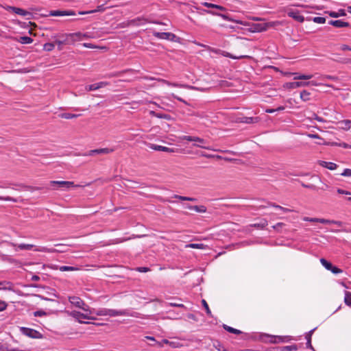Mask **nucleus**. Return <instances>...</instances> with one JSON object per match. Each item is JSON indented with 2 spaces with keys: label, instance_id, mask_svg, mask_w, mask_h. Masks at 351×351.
<instances>
[{
  "label": "nucleus",
  "instance_id": "obj_44",
  "mask_svg": "<svg viewBox=\"0 0 351 351\" xmlns=\"http://www.w3.org/2000/svg\"><path fill=\"white\" fill-rule=\"evenodd\" d=\"M202 304H203V306H204V308H205V310L206 311L207 315H209V316H211V311H210V308L208 307V305L207 302H206V300H202Z\"/></svg>",
  "mask_w": 351,
  "mask_h": 351
},
{
  "label": "nucleus",
  "instance_id": "obj_28",
  "mask_svg": "<svg viewBox=\"0 0 351 351\" xmlns=\"http://www.w3.org/2000/svg\"><path fill=\"white\" fill-rule=\"evenodd\" d=\"M147 23V19H145L144 18H140V17L131 21L132 24H134V25H138V26L145 25Z\"/></svg>",
  "mask_w": 351,
  "mask_h": 351
},
{
  "label": "nucleus",
  "instance_id": "obj_49",
  "mask_svg": "<svg viewBox=\"0 0 351 351\" xmlns=\"http://www.w3.org/2000/svg\"><path fill=\"white\" fill-rule=\"evenodd\" d=\"M157 118L169 120V119H170V115H169L167 114L158 113Z\"/></svg>",
  "mask_w": 351,
  "mask_h": 351
},
{
  "label": "nucleus",
  "instance_id": "obj_23",
  "mask_svg": "<svg viewBox=\"0 0 351 351\" xmlns=\"http://www.w3.org/2000/svg\"><path fill=\"white\" fill-rule=\"evenodd\" d=\"M290 74L293 75V80H310L313 77L312 75L300 74L298 73H292Z\"/></svg>",
  "mask_w": 351,
  "mask_h": 351
},
{
  "label": "nucleus",
  "instance_id": "obj_29",
  "mask_svg": "<svg viewBox=\"0 0 351 351\" xmlns=\"http://www.w3.org/2000/svg\"><path fill=\"white\" fill-rule=\"evenodd\" d=\"M315 330V328H314V329H313V330H310V331L306 334V341H307V342H306V347H307V348H311V349H312V350H313V346H312V345H311V336H312V335H313V332H314V330Z\"/></svg>",
  "mask_w": 351,
  "mask_h": 351
},
{
  "label": "nucleus",
  "instance_id": "obj_3",
  "mask_svg": "<svg viewBox=\"0 0 351 351\" xmlns=\"http://www.w3.org/2000/svg\"><path fill=\"white\" fill-rule=\"evenodd\" d=\"M234 22L237 24L242 25L244 26H250V30L252 32H264V31H266L269 28V27L271 26V25L269 23H252V24L250 25V23H248L247 22H244V21H239V20L235 21Z\"/></svg>",
  "mask_w": 351,
  "mask_h": 351
},
{
  "label": "nucleus",
  "instance_id": "obj_9",
  "mask_svg": "<svg viewBox=\"0 0 351 351\" xmlns=\"http://www.w3.org/2000/svg\"><path fill=\"white\" fill-rule=\"evenodd\" d=\"M193 146L196 147H199L208 150H213L215 152H218V149H215L211 148V147L206 145V141L204 138H199L198 136H195V141H193Z\"/></svg>",
  "mask_w": 351,
  "mask_h": 351
},
{
  "label": "nucleus",
  "instance_id": "obj_56",
  "mask_svg": "<svg viewBox=\"0 0 351 351\" xmlns=\"http://www.w3.org/2000/svg\"><path fill=\"white\" fill-rule=\"evenodd\" d=\"M7 307V304L2 300H0V312L4 311Z\"/></svg>",
  "mask_w": 351,
  "mask_h": 351
},
{
  "label": "nucleus",
  "instance_id": "obj_61",
  "mask_svg": "<svg viewBox=\"0 0 351 351\" xmlns=\"http://www.w3.org/2000/svg\"><path fill=\"white\" fill-rule=\"evenodd\" d=\"M284 226L283 223H278L276 225L273 226V228L275 230H278L280 228Z\"/></svg>",
  "mask_w": 351,
  "mask_h": 351
},
{
  "label": "nucleus",
  "instance_id": "obj_53",
  "mask_svg": "<svg viewBox=\"0 0 351 351\" xmlns=\"http://www.w3.org/2000/svg\"><path fill=\"white\" fill-rule=\"evenodd\" d=\"M221 54L223 56H225V57H228V58H232V59H238V58H239V57L234 56L231 55L230 53L226 52V51H222Z\"/></svg>",
  "mask_w": 351,
  "mask_h": 351
},
{
  "label": "nucleus",
  "instance_id": "obj_20",
  "mask_svg": "<svg viewBox=\"0 0 351 351\" xmlns=\"http://www.w3.org/2000/svg\"><path fill=\"white\" fill-rule=\"evenodd\" d=\"M149 147L152 149L165 152H173V149L167 147L155 145V144H149Z\"/></svg>",
  "mask_w": 351,
  "mask_h": 351
},
{
  "label": "nucleus",
  "instance_id": "obj_11",
  "mask_svg": "<svg viewBox=\"0 0 351 351\" xmlns=\"http://www.w3.org/2000/svg\"><path fill=\"white\" fill-rule=\"evenodd\" d=\"M114 151V149L113 148H101V149H93L90 150L87 153L84 154V156H93L94 154H108L110 153H112Z\"/></svg>",
  "mask_w": 351,
  "mask_h": 351
},
{
  "label": "nucleus",
  "instance_id": "obj_19",
  "mask_svg": "<svg viewBox=\"0 0 351 351\" xmlns=\"http://www.w3.org/2000/svg\"><path fill=\"white\" fill-rule=\"evenodd\" d=\"M154 36L159 39L172 40L175 35L170 32H154Z\"/></svg>",
  "mask_w": 351,
  "mask_h": 351
},
{
  "label": "nucleus",
  "instance_id": "obj_50",
  "mask_svg": "<svg viewBox=\"0 0 351 351\" xmlns=\"http://www.w3.org/2000/svg\"><path fill=\"white\" fill-rule=\"evenodd\" d=\"M306 83H308V86H317L322 85V83H319V82H317L314 81V80L307 81V82H306Z\"/></svg>",
  "mask_w": 351,
  "mask_h": 351
},
{
  "label": "nucleus",
  "instance_id": "obj_48",
  "mask_svg": "<svg viewBox=\"0 0 351 351\" xmlns=\"http://www.w3.org/2000/svg\"><path fill=\"white\" fill-rule=\"evenodd\" d=\"M181 140H186V141H195V136H182L181 137H180Z\"/></svg>",
  "mask_w": 351,
  "mask_h": 351
},
{
  "label": "nucleus",
  "instance_id": "obj_2",
  "mask_svg": "<svg viewBox=\"0 0 351 351\" xmlns=\"http://www.w3.org/2000/svg\"><path fill=\"white\" fill-rule=\"evenodd\" d=\"M260 340L265 343H278L280 342H288L292 340L291 336H277L268 334H261Z\"/></svg>",
  "mask_w": 351,
  "mask_h": 351
},
{
  "label": "nucleus",
  "instance_id": "obj_1",
  "mask_svg": "<svg viewBox=\"0 0 351 351\" xmlns=\"http://www.w3.org/2000/svg\"><path fill=\"white\" fill-rule=\"evenodd\" d=\"M92 314H95L98 316H110V317H116V316H131V317H136L137 313L132 312L130 313L128 310H114L110 308H99L97 310L93 309L91 310Z\"/></svg>",
  "mask_w": 351,
  "mask_h": 351
},
{
  "label": "nucleus",
  "instance_id": "obj_16",
  "mask_svg": "<svg viewBox=\"0 0 351 351\" xmlns=\"http://www.w3.org/2000/svg\"><path fill=\"white\" fill-rule=\"evenodd\" d=\"M159 347H163L165 344L169 345L170 347L173 348H180L182 344L177 341H169L168 339H162L161 341L157 343Z\"/></svg>",
  "mask_w": 351,
  "mask_h": 351
},
{
  "label": "nucleus",
  "instance_id": "obj_36",
  "mask_svg": "<svg viewBox=\"0 0 351 351\" xmlns=\"http://www.w3.org/2000/svg\"><path fill=\"white\" fill-rule=\"evenodd\" d=\"M162 82H164L167 85L174 86V87H179V88H189L190 87L189 86H186V85H184V84H178V83H171L170 82H168V81H166V80H162Z\"/></svg>",
  "mask_w": 351,
  "mask_h": 351
},
{
  "label": "nucleus",
  "instance_id": "obj_63",
  "mask_svg": "<svg viewBox=\"0 0 351 351\" xmlns=\"http://www.w3.org/2000/svg\"><path fill=\"white\" fill-rule=\"evenodd\" d=\"M308 136L311 138H319V136L317 134H308Z\"/></svg>",
  "mask_w": 351,
  "mask_h": 351
},
{
  "label": "nucleus",
  "instance_id": "obj_35",
  "mask_svg": "<svg viewBox=\"0 0 351 351\" xmlns=\"http://www.w3.org/2000/svg\"><path fill=\"white\" fill-rule=\"evenodd\" d=\"M174 197L182 201H191V202H195L197 199L193 197H186V196H181L178 195H175Z\"/></svg>",
  "mask_w": 351,
  "mask_h": 351
},
{
  "label": "nucleus",
  "instance_id": "obj_47",
  "mask_svg": "<svg viewBox=\"0 0 351 351\" xmlns=\"http://www.w3.org/2000/svg\"><path fill=\"white\" fill-rule=\"evenodd\" d=\"M34 315L36 317H42L44 315H47V313L46 312H45L44 311L40 310V311H35L34 313Z\"/></svg>",
  "mask_w": 351,
  "mask_h": 351
},
{
  "label": "nucleus",
  "instance_id": "obj_38",
  "mask_svg": "<svg viewBox=\"0 0 351 351\" xmlns=\"http://www.w3.org/2000/svg\"><path fill=\"white\" fill-rule=\"evenodd\" d=\"M320 262L322 263V265L327 269V270H330V269L332 268V263L328 262V261H326V259L324 258H321L320 259Z\"/></svg>",
  "mask_w": 351,
  "mask_h": 351
},
{
  "label": "nucleus",
  "instance_id": "obj_31",
  "mask_svg": "<svg viewBox=\"0 0 351 351\" xmlns=\"http://www.w3.org/2000/svg\"><path fill=\"white\" fill-rule=\"evenodd\" d=\"M223 328L228 332H231V333H234V334H236V335H239V334H241L242 332L239 330H237L236 328H234L232 327H230L228 325H226V324H223Z\"/></svg>",
  "mask_w": 351,
  "mask_h": 351
},
{
  "label": "nucleus",
  "instance_id": "obj_8",
  "mask_svg": "<svg viewBox=\"0 0 351 351\" xmlns=\"http://www.w3.org/2000/svg\"><path fill=\"white\" fill-rule=\"evenodd\" d=\"M50 187L53 189L55 185H58L59 188H64V189H70L71 187H80V185H76L73 182L69 181H51L50 182Z\"/></svg>",
  "mask_w": 351,
  "mask_h": 351
},
{
  "label": "nucleus",
  "instance_id": "obj_60",
  "mask_svg": "<svg viewBox=\"0 0 351 351\" xmlns=\"http://www.w3.org/2000/svg\"><path fill=\"white\" fill-rule=\"evenodd\" d=\"M339 49H341L342 51H346V50H350L351 49L350 48L349 46H348L346 45H342L339 47Z\"/></svg>",
  "mask_w": 351,
  "mask_h": 351
},
{
  "label": "nucleus",
  "instance_id": "obj_18",
  "mask_svg": "<svg viewBox=\"0 0 351 351\" xmlns=\"http://www.w3.org/2000/svg\"><path fill=\"white\" fill-rule=\"evenodd\" d=\"M68 36L70 37L71 40H73V44L76 41L82 40L87 38L86 34H83L81 32L68 34Z\"/></svg>",
  "mask_w": 351,
  "mask_h": 351
},
{
  "label": "nucleus",
  "instance_id": "obj_42",
  "mask_svg": "<svg viewBox=\"0 0 351 351\" xmlns=\"http://www.w3.org/2000/svg\"><path fill=\"white\" fill-rule=\"evenodd\" d=\"M55 47V44L51 43H45L43 46L44 50L47 51H52Z\"/></svg>",
  "mask_w": 351,
  "mask_h": 351
},
{
  "label": "nucleus",
  "instance_id": "obj_54",
  "mask_svg": "<svg viewBox=\"0 0 351 351\" xmlns=\"http://www.w3.org/2000/svg\"><path fill=\"white\" fill-rule=\"evenodd\" d=\"M328 221L329 222H327L326 224H336L338 226H341V224L342 223L341 221H334V220H329L328 219Z\"/></svg>",
  "mask_w": 351,
  "mask_h": 351
},
{
  "label": "nucleus",
  "instance_id": "obj_34",
  "mask_svg": "<svg viewBox=\"0 0 351 351\" xmlns=\"http://www.w3.org/2000/svg\"><path fill=\"white\" fill-rule=\"evenodd\" d=\"M103 10L102 9V5H99L97 7V9L95 10H88V11H82V12H79V14L80 15H84V14H93V13H95V12H100Z\"/></svg>",
  "mask_w": 351,
  "mask_h": 351
},
{
  "label": "nucleus",
  "instance_id": "obj_17",
  "mask_svg": "<svg viewBox=\"0 0 351 351\" xmlns=\"http://www.w3.org/2000/svg\"><path fill=\"white\" fill-rule=\"evenodd\" d=\"M287 15L300 23H302L304 21V17L300 15V12L298 10H290L287 12Z\"/></svg>",
  "mask_w": 351,
  "mask_h": 351
},
{
  "label": "nucleus",
  "instance_id": "obj_40",
  "mask_svg": "<svg viewBox=\"0 0 351 351\" xmlns=\"http://www.w3.org/2000/svg\"><path fill=\"white\" fill-rule=\"evenodd\" d=\"M345 303L346 305L351 306V294L348 291L345 292V298H344Z\"/></svg>",
  "mask_w": 351,
  "mask_h": 351
},
{
  "label": "nucleus",
  "instance_id": "obj_15",
  "mask_svg": "<svg viewBox=\"0 0 351 351\" xmlns=\"http://www.w3.org/2000/svg\"><path fill=\"white\" fill-rule=\"evenodd\" d=\"M108 84V83L106 82H99L93 84L86 85L84 87V90L86 92L96 90L106 86Z\"/></svg>",
  "mask_w": 351,
  "mask_h": 351
},
{
  "label": "nucleus",
  "instance_id": "obj_59",
  "mask_svg": "<svg viewBox=\"0 0 351 351\" xmlns=\"http://www.w3.org/2000/svg\"><path fill=\"white\" fill-rule=\"evenodd\" d=\"M202 4L204 6H205L206 8H214V7H215V4L214 3H211L203 2Z\"/></svg>",
  "mask_w": 351,
  "mask_h": 351
},
{
  "label": "nucleus",
  "instance_id": "obj_14",
  "mask_svg": "<svg viewBox=\"0 0 351 351\" xmlns=\"http://www.w3.org/2000/svg\"><path fill=\"white\" fill-rule=\"evenodd\" d=\"M4 8L7 11H12L14 13H15L18 15H20V16H26L27 15L31 14L30 12H29L22 8H16V7H14V6L7 5V6L4 7Z\"/></svg>",
  "mask_w": 351,
  "mask_h": 351
},
{
  "label": "nucleus",
  "instance_id": "obj_6",
  "mask_svg": "<svg viewBox=\"0 0 351 351\" xmlns=\"http://www.w3.org/2000/svg\"><path fill=\"white\" fill-rule=\"evenodd\" d=\"M20 330L23 335H24L27 337H29L30 338L40 339L43 337V335H41V333L40 332L37 331L36 330L32 329V328L21 327L20 328Z\"/></svg>",
  "mask_w": 351,
  "mask_h": 351
},
{
  "label": "nucleus",
  "instance_id": "obj_55",
  "mask_svg": "<svg viewBox=\"0 0 351 351\" xmlns=\"http://www.w3.org/2000/svg\"><path fill=\"white\" fill-rule=\"evenodd\" d=\"M330 271L331 272H332L333 274H339V273L341 272V270L340 269H339L337 267H335L333 265H332V268L330 269Z\"/></svg>",
  "mask_w": 351,
  "mask_h": 351
},
{
  "label": "nucleus",
  "instance_id": "obj_13",
  "mask_svg": "<svg viewBox=\"0 0 351 351\" xmlns=\"http://www.w3.org/2000/svg\"><path fill=\"white\" fill-rule=\"evenodd\" d=\"M308 86V83L306 82H287L283 85V87L286 89H295L300 87Z\"/></svg>",
  "mask_w": 351,
  "mask_h": 351
},
{
  "label": "nucleus",
  "instance_id": "obj_10",
  "mask_svg": "<svg viewBox=\"0 0 351 351\" xmlns=\"http://www.w3.org/2000/svg\"><path fill=\"white\" fill-rule=\"evenodd\" d=\"M55 43L58 45L59 49H62V45L73 44V40L68 36V34H64L60 36V38L56 39Z\"/></svg>",
  "mask_w": 351,
  "mask_h": 351
},
{
  "label": "nucleus",
  "instance_id": "obj_37",
  "mask_svg": "<svg viewBox=\"0 0 351 351\" xmlns=\"http://www.w3.org/2000/svg\"><path fill=\"white\" fill-rule=\"evenodd\" d=\"M193 210H195L197 213H204L206 212V207L203 205L194 206H193Z\"/></svg>",
  "mask_w": 351,
  "mask_h": 351
},
{
  "label": "nucleus",
  "instance_id": "obj_58",
  "mask_svg": "<svg viewBox=\"0 0 351 351\" xmlns=\"http://www.w3.org/2000/svg\"><path fill=\"white\" fill-rule=\"evenodd\" d=\"M0 200H4V201H10V202H16V200L11 197H2L0 196Z\"/></svg>",
  "mask_w": 351,
  "mask_h": 351
},
{
  "label": "nucleus",
  "instance_id": "obj_57",
  "mask_svg": "<svg viewBox=\"0 0 351 351\" xmlns=\"http://www.w3.org/2000/svg\"><path fill=\"white\" fill-rule=\"evenodd\" d=\"M341 176H351V169H346L343 173H341Z\"/></svg>",
  "mask_w": 351,
  "mask_h": 351
},
{
  "label": "nucleus",
  "instance_id": "obj_46",
  "mask_svg": "<svg viewBox=\"0 0 351 351\" xmlns=\"http://www.w3.org/2000/svg\"><path fill=\"white\" fill-rule=\"evenodd\" d=\"M297 350V346L295 345L287 346H285L283 348V351H291V350Z\"/></svg>",
  "mask_w": 351,
  "mask_h": 351
},
{
  "label": "nucleus",
  "instance_id": "obj_26",
  "mask_svg": "<svg viewBox=\"0 0 351 351\" xmlns=\"http://www.w3.org/2000/svg\"><path fill=\"white\" fill-rule=\"evenodd\" d=\"M329 23L336 27H346L349 25L348 23H346L341 20L330 21Z\"/></svg>",
  "mask_w": 351,
  "mask_h": 351
},
{
  "label": "nucleus",
  "instance_id": "obj_62",
  "mask_svg": "<svg viewBox=\"0 0 351 351\" xmlns=\"http://www.w3.org/2000/svg\"><path fill=\"white\" fill-rule=\"evenodd\" d=\"M214 8H216L217 10H219L221 11H225L226 10V8L221 5H217V4H215V7Z\"/></svg>",
  "mask_w": 351,
  "mask_h": 351
},
{
  "label": "nucleus",
  "instance_id": "obj_7",
  "mask_svg": "<svg viewBox=\"0 0 351 351\" xmlns=\"http://www.w3.org/2000/svg\"><path fill=\"white\" fill-rule=\"evenodd\" d=\"M56 246L59 247L60 248L56 249V248H48L46 247H36L34 249V251L35 252H47V253L64 252L66 251V250L64 248L66 247L64 246V245L56 244Z\"/></svg>",
  "mask_w": 351,
  "mask_h": 351
},
{
  "label": "nucleus",
  "instance_id": "obj_4",
  "mask_svg": "<svg viewBox=\"0 0 351 351\" xmlns=\"http://www.w3.org/2000/svg\"><path fill=\"white\" fill-rule=\"evenodd\" d=\"M92 313L89 312L81 313L77 311H73L69 313V315L75 318L77 322L82 324H88V322H84V319H95V317L90 316Z\"/></svg>",
  "mask_w": 351,
  "mask_h": 351
},
{
  "label": "nucleus",
  "instance_id": "obj_5",
  "mask_svg": "<svg viewBox=\"0 0 351 351\" xmlns=\"http://www.w3.org/2000/svg\"><path fill=\"white\" fill-rule=\"evenodd\" d=\"M69 301L73 306L82 308L84 312H89L92 313L89 306L86 305L83 300L77 296H71L69 298Z\"/></svg>",
  "mask_w": 351,
  "mask_h": 351
},
{
  "label": "nucleus",
  "instance_id": "obj_39",
  "mask_svg": "<svg viewBox=\"0 0 351 351\" xmlns=\"http://www.w3.org/2000/svg\"><path fill=\"white\" fill-rule=\"evenodd\" d=\"M78 269L75 267H71V266H60L59 267V270L61 271H76Z\"/></svg>",
  "mask_w": 351,
  "mask_h": 351
},
{
  "label": "nucleus",
  "instance_id": "obj_24",
  "mask_svg": "<svg viewBox=\"0 0 351 351\" xmlns=\"http://www.w3.org/2000/svg\"><path fill=\"white\" fill-rule=\"evenodd\" d=\"M13 40L21 44H30L33 42V39L29 36L16 37L13 38Z\"/></svg>",
  "mask_w": 351,
  "mask_h": 351
},
{
  "label": "nucleus",
  "instance_id": "obj_51",
  "mask_svg": "<svg viewBox=\"0 0 351 351\" xmlns=\"http://www.w3.org/2000/svg\"><path fill=\"white\" fill-rule=\"evenodd\" d=\"M337 192L340 194V195H350V192L348 191H346V190H343V189H338L337 190Z\"/></svg>",
  "mask_w": 351,
  "mask_h": 351
},
{
  "label": "nucleus",
  "instance_id": "obj_22",
  "mask_svg": "<svg viewBox=\"0 0 351 351\" xmlns=\"http://www.w3.org/2000/svg\"><path fill=\"white\" fill-rule=\"evenodd\" d=\"M317 162L320 166L325 167L330 170H335L337 167V165L334 162H332L319 160Z\"/></svg>",
  "mask_w": 351,
  "mask_h": 351
},
{
  "label": "nucleus",
  "instance_id": "obj_12",
  "mask_svg": "<svg viewBox=\"0 0 351 351\" xmlns=\"http://www.w3.org/2000/svg\"><path fill=\"white\" fill-rule=\"evenodd\" d=\"M75 15V12L72 10H51L49 12V16H65Z\"/></svg>",
  "mask_w": 351,
  "mask_h": 351
},
{
  "label": "nucleus",
  "instance_id": "obj_43",
  "mask_svg": "<svg viewBox=\"0 0 351 351\" xmlns=\"http://www.w3.org/2000/svg\"><path fill=\"white\" fill-rule=\"evenodd\" d=\"M313 21L316 23L324 24L326 22V19L322 16H315L313 19Z\"/></svg>",
  "mask_w": 351,
  "mask_h": 351
},
{
  "label": "nucleus",
  "instance_id": "obj_21",
  "mask_svg": "<svg viewBox=\"0 0 351 351\" xmlns=\"http://www.w3.org/2000/svg\"><path fill=\"white\" fill-rule=\"evenodd\" d=\"M11 245L14 246V247H17L19 249L22 250H33L34 251V249L36 247H38V246H36L34 245H32V244H25V243L15 244V243H12ZM39 247L40 246H38V247Z\"/></svg>",
  "mask_w": 351,
  "mask_h": 351
},
{
  "label": "nucleus",
  "instance_id": "obj_64",
  "mask_svg": "<svg viewBox=\"0 0 351 351\" xmlns=\"http://www.w3.org/2000/svg\"><path fill=\"white\" fill-rule=\"evenodd\" d=\"M345 125V127H343V128L350 129L351 127V122L350 121H346Z\"/></svg>",
  "mask_w": 351,
  "mask_h": 351
},
{
  "label": "nucleus",
  "instance_id": "obj_41",
  "mask_svg": "<svg viewBox=\"0 0 351 351\" xmlns=\"http://www.w3.org/2000/svg\"><path fill=\"white\" fill-rule=\"evenodd\" d=\"M345 14L344 10H339L338 12H330L329 15L332 17H339Z\"/></svg>",
  "mask_w": 351,
  "mask_h": 351
},
{
  "label": "nucleus",
  "instance_id": "obj_25",
  "mask_svg": "<svg viewBox=\"0 0 351 351\" xmlns=\"http://www.w3.org/2000/svg\"><path fill=\"white\" fill-rule=\"evenodd\" d=\"M302 220L304 221H310V222H319L321 223H326L328 221V219H321V218H311L308 217H304L302 218Z\"/></svg>",
  "mask_w": 351,
  "mask_h": 351
},
{
  "label": "nucleus",
  "instance_id": "obj_45",
  "mask_svg": "<svg viewBox=\"0 0 351 351\" xmlns=\"http://www.w3.org/2000/svg\"><path fill=\"white\" fill-rule=\"evenodd\" d=\"M319 79L322 80V81H324L326 80H336L337 77H335V76H332V75H321L319 77Z\"/></svg>",
  "mask_w": 351,
  "mask_h": 351
},
{
  "label": "nucleus",
  "instance_id": "obj_32",
  "mask_svg": "<svg viewBox=\"0 0 351 351\" xmlns=\"http://www.w3.org/2000/svg\"><path fill=\"white\" fill-rule=\"evenodd\" d=\"M205 12L206 13H208V14H213V15L219 16L221 17L225 21H232L226 14L215 12L210 11V10H205Z\"/></svg>",
  "mask_w": 351,
  "mask_h": 351
},
{
  "label": "nucleus",
  "instance_id": "obj_30",
  "mask_svg": "<svg viewBox=\"0 0 351 351\" xmlns=\"http://www.w3.org/2000/svg\"><path fill=\"white\" fill-rule=\"evenodd\" d=\"M79 116H80V114H72V113H67V112L61 113V114H59V117L60 118L66 119H71L77 118Z\"/></svg>",
  "mask_w": 351,
  "mask_h": 351
},
{
  "label": "nucleus",
  "instance_id": "obj_33",
  "mask_svg": "<svg viewBox=\"0 0 351 351\" xmlns=\"http://www.w3.org/2000/svg\"><path fill=\"white\" fill-rule=\"evenodd\" d=\"M310 93L306 90L300 93V98L304 101H307L310 99Z\"/></svg>",
  "mask_w": 351,
  "mask_h": 351
},
{
  "label": "nucleus",
  "instance_id": "obj_52",
  "mask_svg": "<svg viewBox=\"0 0 351 351\" xmlns=\"http://www.w3.org/2000/svg\"><path fill=\"white\" fill-rule=\"evenodd\" d=\"M267 225V221H264V222L261 223H254V224H253V226H254V227H257V228H265Z\"/></svg>",
  "mask_w": 351,
  "mask_h": 351
},
{
  "label": "nucleus",
  "instance_id": "obj_27",
  "mask_svg": "<svg viewBox=\"0 0 351 351\" xmlns=\"http://www.w3.org/2000/svg\"><path fill=\"white\" fill-rule=\"evenodd\" d=\"M186 248H193V249H200L205 250L207 246L203 243H189L185 245Z\"/></svg>",
  "mask_w": 351,
  "mask_h": 351
}]
</instances>
